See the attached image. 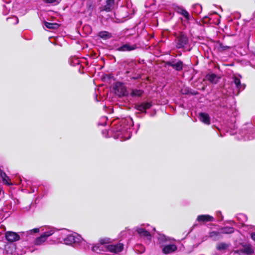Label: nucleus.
<instances>
[{"label": "nucleus", "mask_w": 255, "mask_h": 255, "mask_svg": "<svg viewBox=\"0 0 255 255\" xmlns=\"http://www.w3.org/2000/svg\"><path fill=\"white\" fill-rule=\"evenodd\" d=\"M132 126L133 121L131 118L129 117L122 119L111 130V131L113 132V137L115 139H119L122 141L130 138L131 127Z\"/></svg>", "instance_id": "nucleus-1"}, {"label": "nucleus", "mask_w": 255, "mask_h": 255, "mask_svg": "<svg viewBox=\"0 0 255 255\" xmlns=\"http://www.w3.org/2000/svg\"><path fill=\"white\" fill-rule=\"evenodd\" d=\"M110 243V239L109 238L101 239L99 243L92 247V250L96 253L108 252L115 255L119 254L124 250V245L122 243L111 244Z\"/></svg>", "instance_id": "nucleus-2"}, {"label": "nucleus", "mask_w": 255, "mask_h": 255, "mask_svg": "<svg viewBox=\"0 0 255 255\" xmlns=\"http://www.w3.org/2000/svg\"><path fill=\"white\" fill-rule=\"evenodd\" d=\"M64 242L66 245H71L75 248L84 249L89 248V246L86 241L76 233L68 235L64 239Z\"/></svg>", "instance_id": "nucleus-3"}, {"label": "nucleus", "mask_w": 255, "mask_h": 255, "mask_svg": "<svg viewBox=\"0 0 255 255\" xmlns=\"http://www.w3.org/2000/svg\"><path fill=\"white\" fill-rule=\"evenodd\" d=\"M115 93L119 97L126 96L128 92L125 85L121 82H117L113 87Z\"/></svg>", "instance_id": "nucleus-4"}, {"label": "nucleus", "mask_w": 255, "mask_h": 255, "mask_svg": "<svg viewBox=\"0 0 255 255\" xmlns=\"http://www.w3.org/2000/svg\"><path fill=\"white\" fill-rule=\"evenodd\" d=\"M241 76L240 75H234L232 77L233 81L232 84L235 85L237 91L234 92V94L236 95H238L241 91L245 89L246 85L244 84L241 83Z\"/></svg>", "instance_id": "nucleus-5"}, {"label": "nucleus", "mask_w": 255, "mask_h": 255, "mask_svg": "<svg viewBox=\"0 0 255 255\" xmlns=\"http://www.w3.org/2000/svg\"><path fill=\"white\" fill-rule=\"evenodd\" d=\"M188 37L185 33L180 32L176 36V47L177 48H184L188 44Z\"/></svg>", "instance_id": "nucleus-6"}, {"label": "nucleus", "mask_w": 255, "mask_h": 255, "mask_svg": "<svg viewBox=\"0 0 255 255\" xmlns=\"http://www.w3.org/2000/svg\"><path fill=\"white\" fill-rule=\"evenodd\" d=\"M54 231L53 229L49 228V230L44 232L39 237L37 238L34 241V244L37 246L42 245L47 240V238L51 236Z\"/></svg>", "instance_id": "nucleus-7"}, {"label": "nucleus", "mask_w": 255, "mask_h": 255, "mask_svg": "<svg viewBox=\"0 0 255 255\" xmlns=\"http://www.w3.org/2000/svg\"><path fill=\"white\" fill-rule=\"evenodd\" d=\"M138 234L141 237L146 238L149 241L151 240V231L150 229H145L141 227H137L136 229Z\"/></svg>", "instance_id": "nucleus-8"}, {"label": "nucleus", "mask_w": 255, "mask_h": 255, "mask_svg": "<svg viewBox=\"0 0 255 255\" xmlns=\"http://www.w3.org/2000/svg\"><path fill=\"white\" fill-rule=\"evenodd\" d=\"M5 236L6 239L10 242H15L19 239V235L16 233L13 232L9 231L6 232Z\"/></svg>", "instance_id": "nucleus-9"}, {"label": "nucleus", "mask_w": 255, "mask_h": 255, "mask_svg": "<svg viewBox=\"0 0 255 255\" xmlns=\"http://www.w3.org/2000/svg\"><path fill=\"white\" fill-rule=\"evenodd\" d=\"M166 64L178 71L182 70L183 67V63L180 60H178L176 62L169 61L166 63Z\"/></svg>", "instance_id": "nucleus-10"}, {"label": "nucleus", "mask_w": 255, "mask_h": 255, "mask_svg": "<svg viewBox=\"0 0 255 255\" xmlns=\"http://www.w3.org/2000/svg\"><path fill=\"white\" fill-rule=\"evenodd\" d=\"M136 47V44L130 45L129 43H126L118 47L117 50L119 51H130L135 50Z\"/></svg>", "instance_id": "nucleus-11"}, {"label": "nucleus", "mask_w": 255, "mask_h": 255, "mask_svg": "<svg viewBox=\"0 0 255 255\" xmlns=\"http://www.w3.org/2000/svg\"><path fill=\"white\" fill-rule=\"evenodd\" d=\"M177 249V246L174 244L164 246L162 249V252L164 254H171Z\"/></svg>", "instance_id": "nucleus-12"}, {"label": "nucleus", "mask_w": 255, "mask_h": 255, "mask_svg": "<svg viewBox=\"0 0 255 255\" xmlns=\"http://www.w3.org/2000/svg\"><path fill=\"white\" fill-rule=\"evenodd\" d=\"M199 119L204 124L209 125L210 124L211 118L209 115L205 113H199Z\"/></svg>", "instance_id": "nucleus-13"}, {"label": "nucleus", "mask_w": 255, "mask_h": 255, "mask_svg": "<svg viewBox=\"0 0 255 255\" xmlns=\"http://www.w3.org/2000/svg\"><path fill=\"white\" fill-rule=\"evenodd\" d=\"M196 220L199 222H207L214 221L215 219L213 217L209 215H201L197 217Z\"/></svg>", "instance_id": "nucleus-14"}, {"label": "nucleus", "mask_w": 255, "mask_h": 255, "mask_svg": "<svg viewBox=\"0 0 255 255\" xmlns=\"http://www.w3.org/2000/svg\"><path fill=\"white\" fill-rule=\"evenodd\" d=\"M151 107V104L150 102H144L137 105L135 106L136 109L141 112H145L147 109H149Z\"/></svg>", "instance_id": "nucleus-15"}, {"label": "nucleus", "mask_w": 255, "mask_h": 255, "mask_svg": "<svg viewBox=\"0 0 255 255\" xmlns=\"http://www.w3.org/2000/svg\"><path fill=\"white\" fill-rule=\"evenodd\" d=\"M114 0H106V4L103 6L101 10L111 11L114 8Z\"/></svg>", "instance_id": "nucleus-16"}, {"label": "nucleus", "mask_w": 255, "mask_h": 255, "mask_svg": "<svg viewBox=\"0 0 255 255\" xmlns=\"http://www.w3.org/2000/svg\"><path fill=\"white\" fill-rule=\"evenodd\" d=\"M206 78L208 80L213 84L217 83L219 79V78L214 73L208 74L206 76Z\"/></svg>", "instance_id": "nucleus-17"}, {"label": "nucleus", "mask_w": 255, "mask_h": 255, "mask_svg": "<svg viewBox=\"0 0 255 255\" xmlns=\"http://www.w3.org/2000/svg\"><path fill=\"white\" fill-rule=\"evenodd\" d=\"M243 252L247 255H252L254 253V250L251 245H248L244 247Z\"/></svg>", "instance_id": "nucleus-18"}, {"label": "nucleus", "mask_w": 255, "mask_h": 255, "mask_svg": "<svg viewBox=\"0 0 255 255\" xmlns=\"http://www.w3.org/2000/svg\"><path fill=\"white\" fill-rule=\"evenodd\" d=\"M44 25L49 29H57L59 27V24L56 23H51L48 22H45Z\"/></svg>", "instance_id": "nucleus-19"}, {"label": "nucleus", "mask_w": 255, "mask_h": 255, "mask_svg": "<svg viewBox=\"0 0 255 255\" xmlns=\"http://www.w3.org/2000/svg\"><path fill=\"white\" fill-rule=\"evenodd\" d=\"M143 91L140 89H133L131 92L132 97H140L143 94Z\"/></svg>", "instance_id": "nucleus-20"}, {"label": "nucleus", "mask_w": 255, "mask_h": 255, "mask_svg": "<svg viewBox=\"0 0 255 255\" xmlns=\"http://www.w3.org/2000/svg\"><path fill=\"white\" fill-rule=\"evenodd\" d=\"M237 219L243 225L247 221V217L243 214H238Z\"/></svg>", "instance_id": "nucleus-21"}, {"label": "nucleus", "mask_w": 255, "mask_h": 255, "mask_svg": "<svg viewBox=\"0 0 255 255\" xmlns=\"http://www.w3.org/2000/svg\"><path fill=\"white\" fill-rule=\"evenodd\" d=\"M0 177H1V178L2 179V180L3 182L5 184H7V185L11 184V183H10L8 182V180L9 179V177L6 175L5 173L0 171Z\"/></svg>", "instance_id": "nucleus-22"}, {"label": "nucleus", "mask_w": 255, "mask_h": 255, "mask_svg": "<svg viewBox=\"0 0 255 255\" xmlns=\"http://www.w3.org/2000/svg\"><path fill=\"white\" fill-rule=\"evenodd\" d=\"M235 229L233 227H226L221 229L222 234H232L234 232Z\"/></svg>", "instance_id": "nucleus-23"}, {"label": "nucleus", "mask_w": 255, "mask_h": 255, "mask_svg": "<svg viewBox=\"0 0 255 255\" xmlns=\"http://www.w3.org/2000/svg\"><path fill=\"white\" fill-rule=\"evenodd\" d=\"M229 245L225 243H220L217 245V249L219 251L225 250L228 248Z\"/></svg>", "instance_id": "nucleus-24"}, {"label": "nucleus", "mask_w": 255, "mask_h": 255, "mask_svg": "<svg viewBox=\"0 0 255 255\" xmlns=\"http://www.w3.org/2000/svg\"><path fill=\"white\" fill-rule=\"evenodd\" d=\"M99 36L101 38L104 39H107L108 38H111L112 36L111 33H110L109 32L106 31L100 32L99 33Z\"/></svg>", "instance_id": "nucleus-25"}, {"label": "nucleus", "mask_w": 255, "mask_h": 255, "mask_svg": "<svg viewBox=\"0 0 255 255\" xmlns=\"http://www.w3.org/2000/svg\"><path fill=\"white\" fill-rule=\"evenodd\" d=\"M179 12L184 16L186 20L188 21L189 20V14L185 9L183 8L179 9Z\"/></svg>", "instance_id": "nucleus-26"}, {"label": "nucleus", "mask_w": 255, "mask_h": 255, "mask_svg": "<svg viewBox=\"0 0 255 255\" xmlns=\"http://www.w3.org/2000/svg\"><path fill=\"white\" fill-rule=\"evenodd\" d=\"M135 250L137 252L141 254L144 252L145 249L144 247L142 245H137L135 247Z\"/></svg>", "instance_id": "nucleus-27"}, {"label": "nucleus", "mask_w": 255, "mask_h": 255, "mask_svg": "<svg viewBox=\"0 0 255 255\" xmlns=\"http://www.w3.org/2000/svg\"><path fill=\"white\" fill-rule=\"evenodd\" d=\"M70 63L72 66H76L79 64V60L76 58H72L70 60Z\"/></svg>", "instance_id": "nucleus-28"}, {"label": "nucleus", "mask_w": 255, "mask_h": 255, "mask_svg": "<svg viewBox=\"0 0 255 255\" xmlns=\"http://www.w3.org/2000/svg\"><path fill=\"white\" fill-rule=\"evenodd\" d=\"M159 244H163L167 240L166 237L163 235H159L158 237Z\"/></svg>", "instance_id": "nucleus-29"}, {"label": "nucleus", "mask_w": 255, "mask_h": 255, "mask_svg": "<svg viewBox=\"0 0 255 255\" xmlns=\"http://www.w3.org/2000/svg\"><path fill=\"white\" fill-rule=\"evenodd\" d=\"M230 48V46H225L222 43H220L218 47V49L220 51H223L227 50V49Z\"/></svg>", "instance_id": "nucleus-30"}, {"label": "nucleus", "mask_w": 255, "mask_h": 255, "mask_svg": "<svg viewBox=\"0 0 255 255\" xmlns=\"http://www.w3.org/2000/svg\"><path fill=\"white\" fill-rule=\"evenodd\" d=\"M7 20H12V21H11V22L14 24H16L18 23V19L16 16H13V17H10V18H7Z\"/></svg>", "instance_id": "nucleus-31"}, {"label": "nucleus", "mask_w": 255, "mask_h": 255, "mask_svg": "<svg viewBox=\"0 0 255 255\" xmlns=\"http://www.w3.org/2000/svg\"><path fill=\"white\" fill-rule=\"evenodd\" d=\"M45 3H50V4H55L57 3V0H42Z\"/></svg>", "instance_id": "nucleus-32"}, {"label": "nucleus", "mask_w": 255, "mask_h": 255, "mask_svg": "<svg viewBox=\"0 0 255 255\" xmlns=\"http://www.w3.org/2000/svg\"><path fill=\"white\" fill-rule=\"evenodd\" d=\"M39 231V228H35L32 230H29V231L27 232V233L32 234L33 233H38Z\"/></svg>", "instance_id": "nucleus-33"}, {"label": "nucleus", "mask_w": 255, "mask_h": 255, "mask_svg": "<svg viewBox=\"0 0 255 255\" xmlns=\"http://www.w3.org/2000/svg\"><path fill=\"white\" fill-rule=\"evenodd\" d=\"M220 234L219 232L213 231L210 233V237H213L214 236H218Z\"/></svg>", "instance_id": "nucleus-34"}, {"label": "nucleus", "mask_w": 255, "mask_h": 255, "mask_svg": "<svg viewBox=\"0 0 255 255\" xmlns=\"http://www.w3.org/2000/svg\"><path fill=\"white\" fill-rule=\"evenodd\" d=\"M101 120H102L103 121L105 122L103 124H102L101 123H99V125H105L106 124V121L107 120V118L106 117H103L102 118H101Z\"/></svg>", "instance_id": "nucleus-35"}, {"label": "nucleus", "mask_w": 255, "mask_h": 255, "mask_svg": "<svg viewBox=\"0 0 255 255\" xmlns=\"http://www.w3.org/2000/svg\"><path fill=\"white\" fill-rule=\"evenodd\" d=\"M147 2H149L150 5H155L156 0H147Z\"/></svg>", "instance_id": "nucleus-36"}, {"label": "nucleus", "mask_w": 255, "mask_h": 255, "mask_svg": "<svg viewBox=\"0 0 255 255\" xmlns=\"http://www.w3.org/2000/svg\"><path fill=\"white\" fill-rule=\"evenodd\" d=\"M251 238L253 240L255 241V233H252L251 234Z\"/></svg>", "instance_id": "nucleus-37"}, {"label": "nucleus", "mask_w": 255, "mask_h": 255, "mask_svg": "<svg viewBox=\"0 0 255 255\" xmlns=\"http://www.w3.org/2000/svg\"><path fill=\"white\" fill-rule=\"evenodd\" d=\"M251 238L253 240L255 241V233H252L251 234Z\"/></svg>", "instance_id": "nucleus-38"}, {"label": "nucleus", "mask_w": 255, "mask_h": 255, "mask_svg": "<svg viewBox=\"0 0 255 255\" xmlns=\"http://www.w3.org/2000/svg\"><path fill=\"white\" fill-rule=\"evenodd\" d=\"M3 218V214L2 211H0V223L2 221Z\"/></svg>", "instance_id": "nucleus-39"}, {"label": "nucleus", "mask_w": 255, "mask_h": 255, "mask_svg": "<svg viewBox=\"0 0 255 255\" xmlns=\"http://www.w3.org/2000/svg\"><path fill=\"white\" fill-rule=\"evenodd\" d=\"M102 133H103V134L105 137H107L108 134H109V131H107V130L103 131Z\"/></svg>", "instance_id": "nucleus-40"}, {"label": "nucleus", "mask_w": 255, "mask_h": 255, "mask_svg": "<svg viewBox=\"0 0 255 255\" xmlns=\"http://www.w3.org/2000/svg\"><path fill=\"white\" fill-rule=\"evenodd\" d=\"M255 138V135L253 137H245V139H252L253 138Z\"/></svg>", "instance_id": "nucleus-41"}, {"label": "nucleus", "mask_w": 255, "mask_h": 255, "mask_svg": "<svg viewBox=\"0 0 255 255\" xmlns=\"http://www.w3.org/2000/svg\"><path fill=\"white\" fill-rule=\"evenodd\" d=\"M3 13H4V14L6 15V14H7V12H5L3 11Z\"/></svg>", "instance_id": "nucleus-42"}, {"label": "nucleus", "mask_w": 255, "mask_h": 255, "mask_svg": "<svg viewBox=\"0 0 255 255\" xmlns=\"http://www.w3.org/2000/svg\"><path fill=\"white\" fill-rule=\"evenodd\" d=\"M182 94H186V93L184 92L183 90H182Z\"/></svg>", "instance_id": "nucleus-43"}, {"label": "nucleus", "mask_w": 255, "mask_h": 255, "mask_svg": "<svg viewBox=\"0 0 255 255\" xmlns=\"http://www.w3.org/2000/svg\"><path fill=\"white\" fill-rule=\"evenodd\" d=\"M152 230H153V231H155V229L154 228H153L152 229Z\"/></svg>", "instance_id": "nucleus-44"}, {"label": "nucleus", "mask_w": 255, "mask_h": 255, "mask_svg": "<svg viewBox=\"0 0 255 255\" xmlns=\"http://www.w3.org/2000/svg\"><path fill=\"white\" fill-rule=\"evenodd\" d=\"M16 249H19L18 247L15 248Z\"/></svg>", "instance_id": "nucleus-45"}]
</instances>
